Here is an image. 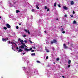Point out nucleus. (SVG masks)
I'll use <instances>...</instances> for the list:
<instances>
[{
    "label": "nucleus",
    "mask_w": 78,
    "mask_h": 78,
    "mask_svg": "<svg viewBox=\"0 0 78 78\" xmlns=\"http://www.w3.org/2000/svg\"><path fill=\"white\" fill-rule=\"evenodd\" d=\"M24 41H23L22 40L20 41V42L22 45H21V46H20V48H25V47H27L28 48V47L26 46V45L24 43H23Z\"/></svg>",
    "instance_id": "1"
},
{
    "label": "nucleus",
    "mask_w": 78,
    "mask_h": 78,
    "mask_svg": "<svg viewBox=\"0 0 78 78\" xmlns=\"http://www.w3.org/2000/svg\"><path fill=\"white\" fill-rule=\"evenodd\" d=\"M51 42V44H53V43L55 44V43H57V41L55 39L53 40V41H51L50 42Z\"/></svg>",
    "instance_id": "2"
},
{
    "label": "nucleus",
    "mask_w": 78,
    "mask_h": 78,
    "mask_svg": "<svg viewBox=\"0 0 78 78\" xmlns=\"http://www.w3.org/2000/svg\"><path fill=\"white\" fill-rule=\"evenodd\" d=\"M33 48H31L30 49H27V48H24V51H30Z\"/></svg>",
    "instance_id": "3"
},
{
    "label": "nucleus",
    "mask_w": 78,
    "mask_h": 78,
    "mask_svg": "<svg viewBox=\"0 0 78 78\" xmlns=\"http://www.w3.org/2000/svg\"><path fill=\"white\" fill-rule=\"evenodd\" d=\"M6 27L7 28H11V26L9 24H6Z\"/></svg>",
    "instance_id": "4"
},
{
    "label": "nucleus",
    "mask_w": 78,
    "mask_h": 78,
    "mask_svg": "<svg viewBox=\"0 0 78 78\" xmlns=\"http://www.w3.org/2000/svg\"><path fill=\"white\" fill-rule=\"evenodd\" d=\"M64 48V49H66V48H68V47L66 46V44H64L63 45Z\"/></svg>",
    "instance_id": "5"
},
{
    "label": "nucleus",
    "mask_w": 78,
    "mask_h": 78,
    "mask_svg": "<svg viewBox=\"0 0 78 78\" xmlns=\"http://www.w3.org/2000/svg\"><path fill=\"white\" fill-rule=\"evenodd\" d=\"M20 47L19 46V48H20V49L18 51V53H20V52H22V51H23V50L22 49H21L20 48Z\"/></svg>",
    "instance_id": "6"
},
{
    "label": "nucleus",
    "mask_w": 78,
    "mask_h": 78,
    "mask_svg": "<svg viewBox=\"0 0 78 78\" xmlns=\"http://www.w3.org/2000/svg\"><path fill=\"white\" fill-rule=\"evenodd\" d=\"M2 41H5V42H6V39L5 38H3L2 39Z\"/></svg>",
    "instance_id": "7"
},
{
    "label": "nucleus",
    "mask_w": 78,
    "mask_h": 78,
    "mask_svg": "<svg viewBox=\"0 0 78 78\" xmlns=\"http://www.w3.org/2000/svg\"><path fill=\"white\" fill-rule=\"evenodd\" d=\"M70 4L71 5H73L74 4V2L73 1H71Z\"/></svg>",
    "instance_id": "8"
},
{
    "label": "nucleus",
    "mask_w": 78,
    "mask_h": 78,
    "mask_svg": "<svg viewBox=\"0 0 78 78\" xmlns=\"http://www.w3.org/2000/svg\"><path fill=\"white\" fill-rule=\"evenodd\" d=\"M31 56H35V55H36V54H35V53H32L31 54Z\"/></svg>",
    "instance_id": "9"
},
{
    "label": "nucleus",
    "mask_w": 78,
    "mask_h": 78,
    "mask_svg": "<svg viewBox=\"0 0 78 78\" xmlns=\"http://www.w3.org/2000/svg\"><path fill=\"white\" fill-rule=\"evenodd\" d=\"M63 8L64 9H67V7L66 6L63 7Z\"/></svg>",
    "instance_id": "10"
},
{
    "label": "nucleus",
    "mask_w": 78,
    "mask_h": 78,
    "mask_svg": "<svg viewBox=\"0 0 78 78\" xmlns=\"http://www.w3.org/2000/svg\"><path fill=\"white\" fill-rule=\"evenodd\" d=\"M73 24H76V22L75 20H74L73 21Z\"/></svg>",
    "instance_id": "11"
},
{
    "label": "nucleus",
    "mask_w": 78,
    "mask_h": 78,
    "mask_svg": "<svg viewBox=\"0 0 78 78\" xmlns=\"http://www.w3.org/2000/svg\"><path fill=\"white\" fill-rule=\"evenodd\" d=\"M71 63V60H69L68 61V64H70Z\"/></svg>",
    "instance_id": "12"
},
{
    "label": "nucleus",
    "mask_w": 78,
    "mask_h": 78,
    "mask_svg": "<svg viewBox=\"0 0 78 78\" xmlns=\"http://www.w3.org/2000/svg\"><path fill=\"white\" fill-rule=\"evenodd\" d=\"M16 13H18V12H20V11L16 10Z\"/></svg>",
    "instance_id": "13"
},
{
    "label": "nucleus",
    "mask_w": 78,
    "mask_h": 78,
    "mask_svg": "<svg viewBox=\"0 0 78 78\" xmlns=\"http://www.w3.org/2000/svg\"><path fill=\"white\" fill-rule=\"evenodd\" d=\"M36 8H37V9H39V8L37 5H36Z\"/></svg>",
    "instance_id": "14"
},
{
    "label": "nucleus",
    "mask_w": 78,
    "mask_h": 78,
    "mask_svg": "<svg viewBox=\"0 0 78 78\" xmlns=\"http://www.w3.org/2000/svg\"><path fill=\"white\" fill-rule=\"evenodd\" d=\"M3 29L5 30H7V28L6 27H3Z\"/></svg>",
    "instance_id": "15"
},
{
    "label": "nucleus",
    "mask_w": 78,
    "mask_h": 78,
    "mask_svg": "<svg viewBox=\"0 0 78 78\" xmlns=\"http://www.w3.org/2000/svg\"><path fill=\"white\" fill-rule=\"evenodd\" d=\"M54 6H56V3L55 2L54 4Z\"/></svg>",
    "instance_id": "16"
},
{
    "label": "nucleus",
    "mask_w": 78,
    "mask_h": 78,
    "mask_svg": "<svg viewBox=\"0 0 78 78\" xmlns=\"http://www.w3.org/2000/svg\"><path fill=\"white\" fill-rule=\"evenodd\" d=\"M16 29H19V26H16Z\"/></svg>",
    "instance_id": "17"
},
{
    "label": "nucleus",
    "mask_w": 78,
    "mask_h": 78,
    "mask_svg": "<svg viewBox=\"0 0 78 78\" xmlns=\"http://www.w3.org/2000/svg\"><path fill=\"white\" fill-rule=\"evenodd\" d=\"M37 63H41V62H40L39 61H37Z\"/></svg>",
    "instance_id": "18"
},
{
    "label": "nucleus",
    "mask_w": 78,
    "mask_h": 78,
    "mask_svg": "<svg viewBox=\"0 0 78 78\" xmlns=\"http://www.w3.org/2000/svg\"><path fill=\"white\" fill-rule=\"evenodd\" d=\"M46 51L47 52H50V51L48 49L46 50Z\"/></svg>",
    "instance_id": "19"
},
{
    "label": "nucleus",
    "mask_w": 78,
    "mask_h": 78,
    "mask_svg": "<svg viewBox=\"0 0 78 78\" xmlns=\"http://www.w3.org/2000/svg\"><path fill=\"white\" fill-rule=\"evenodd\" d=\"M61 31H64V29H63V28H62L61 29Z\"/></svg>",
    "instance_id": "20"
},
{
    "label": "nucleus",
    "mask_w": 78,
    "mask_h": 78,
    "mask_svg": "<svg viewBox=\"0 0 78 78\" xmlns=\"http://www.w3.org/2000/svg\"><path fill=\"white\" fill-rule=\"evenodd\" d=\"M59 58H57L56 59L57 61H59Z\"/></svg>",
    "instance_id": "21"
},
{
    "label": "nucleus",
    "mask_w": 78,
    "mask_h": 78,
    "mask_svg": "<svg viewBox=\"0 0 78 78\" xmlns=\"http://www.w3.org/2000/svg\"><path fill=\"white\" fill-rule=\"evenodd\" d=\"M58 6L59 8H61V5H60V4H59L58 5Z\"/></svg>",
    "instance_id": "22"
},
{
    "label": "nucleus",
    "mask_w": 78,
    "mask_h": 78,
    "mask_svg": "<svg viewBox=\"0 0 78 78\" xmlns=\"http://www.w3.org/2000/svg\"><path fill=\"white\" fill-rule=\"evenodd\" d=\"M47 9V6H45V9Z\"/></svg>",
    "instance_id": "23"
},
{
    "label": "nucleus",
    "mask_w": 78,
    "mask_h": 78,
    "mask_svg": "<svg viewBox=\"0 0 78 78\" xmlns=\"http://www.w3.org/2000/svg\"><path fill=\"white\" fill-rule=\"evenodd\" d=\"M27 32L28 34H30V32L29 30H28Z\"/></svg>",
    "instance_id": "24"
},
{
    "label": "nucleus",
    "mask_w": 78,
    "mask_h": 78,
    "mask_svg": "<svg viewBox=\"0 0 78 78\" xmlns=\"http://www.w3.org/2000/svg\"><path fill=\"white\" fill-rule=\"evenodd\" d=\"M34 50H32L31 51V52H34Z\"/></svg>",
    "instance_id": "25"
},
{
    "label": "nucleus",
    "mask_w": 78,
    "mask_h": 78,
    "mask_svg": "<svg viewBox=\"0 0 78 78\" xmlns=\"http://www.w3.org/2000/svg\"><path fill=\"white\" fill-rule=\"evenodd\" d=\"M29 41H30V43H31V44H33V42H32V41H31V40H29Z\"/></svg>",
    "instance_id": "26"
},
{
    "label": "nucleus",
    "mask_w": 78,
    "mask_h": 78,
    "mask_svg": "<svg viewBox=\"0 0 78 78\" xmlns=\"http://www.w3.org/2000/svg\"><path fill=\"white\" fill-rule=\"evenodd\" d=\"M32 12H34V9H33L32 10Z\"/></svg>",
    "instance_id": "27"
},
{
    "label": "nucleus",
    "mask_w": 78,
    "mask_h": 78,
    "mask_svg": "<svg viewBox=\"0 0 78 78\" xmlns=\"http://www.w3.org/2000/svg\"><path fill=\"white\" fill-rule=\"evenodd\" d=\"M24 41L25 43H27V40H25Z\"/></svg>",
    "instance_id": "28"
},
{
    "label": "nucleus",
    "mask_w": 78,
    "mask_h": 78,
    "mask_svg": "<svg viewBox=\"0 0 78 78\" xmlns=\"http://www.w3.org/2000/svg\"><path fill=\"white\" fill-rule=\"evenodd\" d=\"M70 67V65H69L68 66V68H69V67Z\"/></svg>",
    "instance_id": "29"
},
{
    "label": "nucleus",
    "mask_w": 78,
    "mask_h": 78,
    "mask_svg": "<svg viewBox=\"0 0 78 78\" xmlns=\"http://www.w3.org/2000/svg\"><path fill=\"white\" fill-rule=\"evenodd\" d=\"M48 56H47L46 58V59H48Z\"/></svg>",
    "instance_id": "30"
},
{
    "label": "nucleus",
    "mask_w": 78,
    "mask_h": 78,
    "mask_svg": "<svg viewBox=\"0 0 78 78\" xmlns=\"http://www.w3.org/2000/svg\"><path fill=\"white\" fill-rule=\"evenodd\" d=\"M73 14H75V11H73Z\"/></svg>",
    "instance_id": "31"
},
{
    "label": "nucleus",
    "mask_w": 78,
    "mask_h": 78,
    "mask_svg": "<svg viewBox=\"0 0 78 78\" xmlns=\"http://www.w3.org/2000/svg\"><path fill=\"white\" fill-rule=\"evenodd\" d=\"M24 30L26 33H27V30H25V29Z\"/></svg>",
    "instance_id": "32"
},
{
    "label": "nucleus",
    "mask_w": 78,
    "mask_h": 78,
    "mask_svg": "<svg viewBox=\"0 0 78 78\" xmlns=\"http://www.w3.org/2000/svg\"><path fill=\"white\" fill-rule=\"evenodd\" d=\"M21 40L20 39V38L18 39V41H21Z\"/></svg>",
    "instance_id": "33"
},
{
    "label": "nucleus",
    "mask_w": 78,
    "mask_h": 78,
    "mask_svg": "<svg viewBox=\"0 0 78 78\" xmlns=\"http://www.w3.org/2000/svg\"><path fill=\"white\" fill-rule=\"evenodd\" d=\"M47 11H49V9H47Z\"/></svg>",
    "instance_id": "34"
},
{
    "label": "nucleus",
    "mask_w": 78,
    "mask_h": 78,
    "mask_svg": "<svg viewBox=\"0 0 78 78\" xmlns=\"http://www.w3.org/2000/svg\"><path fill=\"white\" fill-rule=\"evenodd\" d=\"M11 44H16V43L14 42H11Z\"/></svg>",
    "instance_id": "35"
},
{
    "label": "nucleus",
    "mask_w": 78,
    "mask_h": 78,
    "mask_svg": "<svg viewBox=\"0 0 78 78\" xmlns=\"http://www.w3.org/2000/svg\"><path fill=\"white\" fill-rule=\"evenodd\" d=\"M70 16H71V17H73V15H70Z\"/></svg>",
    "instance_id": "36"
},
{
    "label": "nucleus",
    "mask_w": 78,
    "mask_h": 78,
    "mask_svg": "<svg viewBox=\"0 0 78 78\" xmlns=\"http://www.w3.org/2000/svg\"><path fill=\"white\" fill-rule=\"evenodd\" d=\"M62 33H63V34H64V33H65V31H63L62 32Z\"/></svg>",
    "instance_id": "37"
},
{
    "label": "nucleus",
    "mask_w": 78,
    "mask_h": 78,
    "mask_svg": "<svg viewBox=\"0 0 78 78\" xmlns=\"http://www.w3.org/2000/svg\"><path fill=\"white\" fill-rule=\"evenodd\" d=\"M27 36V35H23V37H26Z\"/></svg>",
    "instance_id": "38"
},
{
    "label": "nucleus",
    "mask_w": 78,
    "mask_h": 78,
    "mask_svg": "<svg viewBox=\"0 0 78 78\" xmlns=\"http://www.w3.org/2000/svg\"><path fill=\"white\" fill-rule=\"evenodd\" d=\"M11 42H11L10 41H9V44H10V43H11Z\"/></svg>",
    "instance_id": "39"
},
{
    "label": "nucleus",
    "mask_w": 78,
    "mask_h": 78,
    "mask_svg": "<svg viewBox=\"0 0 78 78\" xmlns=\"http://www.w3.org/2000/svg\"><path fill=\"white\" fill-rule=\"evenodd\" d=\"M16 49H17V50H19V48L18 47H17Z\"/></svg>",
    "instance_id": "40"
},
{
    "label": "nucleus",
    "mask_w": 78,
    "mask_h": 78,
    "mask_svg": "<svg viewBox=\"0 0 78 78\" xmlns=\"http://www.w3.org/2000/svg\"><path fill=\"white\" fill-rule=\"evenodd\" d=\"M33 48L34 49H36V48L34 46V47H33Z\"/></svg>",
    "instance_id": "41"
},
{
    "label": "nucleus",
    "mask_w": 78,
    "mask_h": 78,
    "mask_svg": "<svg viewBox=\"0 0 78 78\" xmlns=\"http://www.w3.org/2000/svg\"><path fill=\"white\" fill-rule=\"evenodd\" d=\"M44 32L45 33H47V31H44Z\"/></svg>",
    "instance_id": "42"
},
{
    "label": "nucleus",
    "mask_w": 78,
    "mask_h": 78,
    "mask_svg": "<svg viewBox=\"0 0 78 78\" xmlns=\"http://www.w3.org/2000/svg\"><path fill=\"white\" fill-rule=\"evenodd\" d=\"M64 17H67V15H65Z\"/></svg>",
    "instance_id": "43"
},
{
    "label": "nucleus",
    "mask_w": 78,
    "mask_h": 78,
    "mask_svg": "<svg viewBox=\"0 0 78 78\" xmlns=\"http://www.w3.org/2000/svg\"><path fill=\"white\" fill-rule=\"evenodd\" d=\"M53 50H54V51L55 50V48H53Z\"/></svg>",
    "instance_id": "44"
},
{
    "label": "nucleus",
    "mask_w": 78,
    "mask_h": 78,
    "mask_svg": "<svg viewBox=\"0 0 78 78\" xmlns=\"http://www.w3.org/2000/svg\"><path fill=\"white\" fill-rule=\"evenodd\" d=\"M16 43H19V41L16 42Z\"/></svg>",
    "instance_id": "45"
},
{
    "label": "nucleus",
    "mask_w": 78,
    "mask_h": 78,
    "mask_svg": "<svg viewBox=\"0 0 78 78\" xmlns=\"http://www.w3.org/2000/svg\"><path fill=\"white\" fill-rule=\"evenodd\" d=\"M25 54V53H23V55H24V54Z\"/></svg>",
    "instance_id": "46"
},
{
    "label": "nucleus",
    "mask_w": 78,
    "mask_h": 78,
    "mask_svg": "<svg viewBox=\"0 0 78 78\" xmlns=\"http://www.w3.org/2000/svg\"><path fill=\"white\" fill-rule=\"evenodd\" d=\"M62 77L63 78H65L64 76H62Z\"/></svg>",
    "instance_id": "47"
},
{
    "label": "nucleus",
    "mask_w": 78,
    "mask_h": 78,
    "mask_svg": "<svg viewBox=\"0 0 78 78\" xmlns=\"http://www.w3.org/2000/svg\"><path fill=\"white\" fill-rule=\"evenodd\" d=\"M6 39L8 41V38H7Z\"/></svg>",
    "instance_id": "48"
},
{
    "label": "nucleus",
    "mask_w": 78,
    "mask_h": 78,
    "mask_svg": "<svg viewBox=\"0 0 78 78\" xmlns=\"http://www.w3.org/2000/svg\"><path fill=\"white\" fill-rule=\"evenodd\" d=\"M12 50H14V48H13V47H12Z\"/></svg>",
    "instance_id": "49"
},
{
    "label": "nucleus",
    "mask_w": 78,
    "mask_h": 78,
    "mask_svg": "<svg viewBox=\"0 0 78 78\" xmlns=\"http://www.w3.org/2000/svg\"><path fill=\"white\" fill-rule=\"evenodd\" d=\"M53 64H56V63H55V62H54Z\"/></svg>",
    "instance_id": "50"
},
{
    "label": "nucleus",
    "mask_w": 78,
    "mask_h": 78,
    "mask_svg": "<svg viewBox=\"0 0 78 78\" xmlns=\"http://www.w3.org/2000/svg\"><path fill=\"white\" fill-rule=\"evenodd\" d=\"M19 25H21V24L19 23Z\"/></svg>",
    "instance_id": "51"
},
{
    "label": "nucleus",
    "mask_w": 78,
    "mask_h": 78,
    "mask_svg": "<svg viewBox=\"0 0 78 78\" xmlns=\"http://www.w3.org/2000/svg\"><path fill=\"white\" fill-rule=\"evenodd\" d=\"M70 44V43H69V42H68V44Z\"/></svg>",
    "instance_id": "52"
},
{
    "label": "nucleus",
    "mask_w": 78,
    "mask_h": 78,
    "mask_svg": "<svg viewBox=\"0 0 78 78\" xmlns=\"http://www.w3.org/2000/svg\"><path fill=\"white\" fill-rule=\"evenodd\" d=\"M56 20H58V19L57 18V19H56Z\"/></svg>",
    "instance_id": "53"
},
{
    "label": "nucleus",
    "mask_w": 78,
    "mask_h": 78,
    "mask_svg": "<svg viewBox=\"0 0 78 78\" xmlns=\"http://www.w3.org/2000/svg\"><path fill=\"white\" fill-rule=\"evenodd\" d=\"M61 28H62V26H61Z\"/></svg>",
    "instance_id": "54"
},
{
    "label": "nucleus",
    "mask_w": 78,
    "mask_h": 78,
    "mask_svg": "<svg viewBox=\"0 0 78 78\" xmlns=\"http://www.w3.org/2000/svg\"><path fill=\"white\" fill-rule=\"evenodd\" d=\"M1 16H0V19H1Z\"/></svg>",
    "instance_id": "55"
},
{
    "label": "nucleus",
    "mask_w": 78,
    "mask_h": 78,
    "mask_svg": "<svg viewBox=\"0 0 78 78\" xmlns=\"http://www.w3.org/2000/svg\"><path fill=\"white\" fill-rule=\"evenodd\" d=\"M15 45H16V46H17V45H16V44H15Z\"/></svg>",
    "instance_id": "56"
},
{
    "label": "nucleus",
    "mask_w": 78,
    "mask_h": 78,
    "mask_svg": "<svg viewBox=\"0 0 78 78\" xmlns=\"http://www.w3.org/2000/svg\"><path fill=\"white\" fill-rule=\"evenodd\" d=\"M1 78H3V77H1Z\"/></svg>",
    "instance_id": "57"
},
{
    "label": "nucleus",
    "mask_w": 78,
    "mask_h": 78,
    "mask_svg": "<svg viewBox=\"0 0 78 78\" xmlns=\"http://www.w3.org/2000/svg\"><path fill=\"white\" fill-rule=\"evenodd\" d=\"M14 50V51H15V50Z\"/></svg>",
    "instance_id": "58"
}]
</instances>
